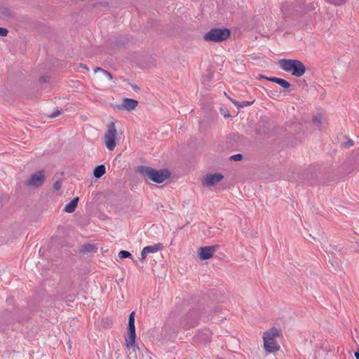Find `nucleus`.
I'll return each instance as SVG.
<instances>
[{"label":"nucleus","instance_id":"e433bc0d","mask_svg":"<svg viewBox=\"0 0 359 359\" xmlns=\"http://www.w3.org/2000/svg\"><path fill=\"white\" fill-rule=\"evenodd\" d=\"M224 95H226V97H227L228 98L229 97L228 96V95H226V93H224Z\"/></svg>","mask_w":359,"mask_h":359},{"label":"nucleus","instance_id":"1a4fd4ad","mask_svg":"<svg viewBox=\"0 0 359 359\" xmlns=\"http://www.w3.org/2000/svg\"><path fill=\"white\" fill-rule=\"evenodd\" d=\"M216 245L205 246L200 248L199 257L201 259L205 260L211 258L217 249Z\"/></svg>","mask_w":359,"mask_h":359},{"label":"nucleus","instance_id":"423d86ee","mask_svg":"<svg viewBox=\"0 0 359 359\" xmlns=\"http://www.w3.org/2000/svg\"><path fill=\"white\" fill-rule=\"evenodd\" d=\"M128 337L126 339V346L128 348H133L135 349V312L133 311L130 313L128 317Z\"/></svg>","mask_w":359,"mask_h":359},{"label":"nucleus","instance_id":"b1692460","mask_svg":"<svg viewBox=\"0 0 359 359\" xmlns=\"http://www.w3.org/2000/svg\"><path fill=\"white\" fill-rule=\"evenodd\" d=\"M147 251L143 248L142 250V252H141V259L142 260H144L147 256Z\"/></svg>","mask_w":359,"mask_h":359},{"label":"nucleus","instance_id":"dca6fc26","mask_svg":"<svg viewBox=\"0 0 359 359\" xmlns=\"http://www.w3.org/2000/svg\"><path fill=\"white\" fill-rule=\"evenodd\" d=\"M94 249H95V246L93 245L87 244V245H84L82 247L81 251L83 252H93Z\"/></svg>","mask_w":359,"mask_h":359},{"label":"nucleus","instance_id":"412c9836","mask_svg":"<svg viewBox=\"0 0 359 359\" xmlns=\"http://www.w3.org/2000/svg\"><path fill=\"white\" fill-rule=\"evenodd\" d=\"M62 187V182L60 181H56L54 184H53V189L55 190V191H58Z\"/></svg>","mask_w":359,"mask_h":359},{"label":"nucleus","instance_id":"5701e85b","mask_svg":"<svg viewBox=\"0 0 359 359\" xmlns=\"http://www.w3.org/2000/svg\"><path fill=\"white\" fill-rule=\"evenodd\" d=\"M320 120H321V116H316L313 118V122L314 124H318L320 123Z\"/></svg>","mask_w":359,"mask_h":359},{"label":"nucleus","instance_id":"a878e982","mask_svg":"<svg viewBox=\"0 0 359 359\" xmlns=\"http://www.w3.org/2000/svg\"><path fill=\"white\" fill-rule=\"evenodd\" d=\"M353 145V141L352 140H349L348 141H347L346 142L344 143V146L346 147H349Z\"/></svg>","mask_w":359,"mask_h":359},{"label":"nucleus","instance_id":"c85d7f7f","mask_svg":"<svg viewBox=\"0 0 359 359\" xmlns=\"http://www.w3.org/2000/svg\"><path fill=\"white\" fill-rule=\"evenodd\" d=\"M104 71H105V69L101 68V67H96L95 69H94V72L96 73V72H102L104 73Z\"/></svg>","mask_w":359,"mask_h":359},{"label":"nucleus","instance_id":"20e7f679","mask_svg":"<svg viewBox=\"0 0 359 359\" xmlns=\"http://www.w3.org/2000/svg\"><path fill=\"white\" fill-rule=\"evenodd\" d=\"M231 35V32L227 28H212L207 32L203 39L205 41L222 42L227 39Z\"/></svg>","mask_w":359,"mask_h":359},{"label":"nucleus","instance_id":"4be33fe9","mask_svg":"<svg viewBox=\"0 0 359 359\" xmlns=\"http://www.w3.org/2000/svg\"><path fill=\"white\" fill-rule=\"evenodd\" d=\"M8 33V31L7 29L4 27H0V36H6Z\"/></svg>","mask_w":359,"mask_h":359},{"label":"nucleus","instance_id":"f8f14e48","mask_svg":"<svg viewBox=\"0 0 359 359\" xmlns=\"http://www.w3.org/2000/svg\"><path fill=\"white\" fill-rule=\"evenodd\" d=\"M78 202H79V198L78 197L74 198L65 206L64 211L66 212H68V213H72V212H74L75 209L77 207Z\"/></svg>","mask_w":359,"mask_h":359},{"label":"nucleus","instance_id":"473e14b6","mask_svg":"<svg viewBox=\"0 0 359 359\" xmlns=\"http://www.w3.org/2000/svg\"><path fill=\"white\" fill-rule=\"evenodd\" d=\"M132 87H133V88L134 90H139V88H138L136 85H135V86H132Z\"/></svg>","mask_w":359,"mask_h":359},{"label":"nucleus","instance_id":"f704fd0d","mask_svg":"<svg viewBox=\"0 0 359 359\" xmlns=\"http://www.w3.org/2000/svg\"><path fill=\"white\" fill-rule=\"evenodd\" d=\"M317 128H318V130H320V126H319L318 125H317Z\"/></svg>","mask_w":359,"mask_h":359},{"label":"nucleus","instance_id":"9d476101","mask_svg":"<svg viewBox=\"0 0 359 359\" xmlns=\"http://www.w3.org/2000/svg\"><path fill=\"white\" fill-rule=\"evenodd\" d=\"M137 104L138 102L134 99L124 98L121 105L118 107V108L130 111L135 109Z\"/></svg>","mask_w":359,"mask_h":359},{"label":"nucleus","instance_id":"2eb2a0df","mask_svg":"<svg viewBox=\"0 0 359 359\" xmlns=\"http://www.w3.org/2000/svg\"><path fill=\"white\" fill-rule=\"evenodd\" d=\"M161 244H155L154 245H148L144 248V249L147 251V254L149 253H154L158 252L161 248Z\"/></svg>","mask_w":359,"mask_h":359},{"label":"nucleus","instance_id":"2f4dec72","mask_svg":"<svg viewBox=\"0 0 359 359\" xmlns=\"http://www.w3.org/2000/svg\"><path fill=\"white\" fill-rule=\"evenodd\" d=\"M5 15H6V16H9V15H10V12H9V11L6 10V11H5Z\"/></svg>","mask_w":359,"mask_h":359},{"label":"nucleus","instance_id":"c756f323","mask_svg":"<svg viewBox=\"0 0 359 359\" xmlns=\"http://www.w3.org/2000/svg\"><path fill=\"white\" fill-rule=\"evenodd\" d=\"M79 66L85 69H86L87 71H89V68L86 65H83V64H80Z\"/></svg>","mask_w":359,"mask_h":359},{"label":"nucleus","instance_id":"ddd939ff","mask_svg":"<svg viewBox=\"0 0 359 359\" xmlns=\"http://www.w3.org/2000/svg\"><path fill=\"white\" fill-rule=\"evenodd\" d=\"M106 172L104 165H99L96 166L93 170V175L95 178H100Z\"/></svg>","mask_w":359,"mask_h":359},{"label":"nucleus","instance_id":"bb28decb","mask_svg":"<svg viewBox=\"0 0 359 359\" xmlns=\"http://www.w3.org/2000/svg\"><path fill=\"white\" fill-rule=\"evenodd\" d=\"M109 80H112L113 79V76L112 75L107 71H104V73H103Z\"/></svg>","mask_w":359,"mask_h":359},{"label":"nucleus","instance_id":"a211bd4d","mask_svg":"<svg viewBox=\"0 0 359 359\" xmlns=\"http://www.w3.org/2000/svg\"><path fill=\"white\" fill-rule=\"evenodd\" d=\"M243 156L241 154H237L230 156L229 158L231 161H239L243 159Z\"/></svg>","mask_w":359,"mask_h":359},{"label":"nucleus","instance_id":"f3484780","mask_svg":"<svg viewBox=\"0 0 359 359\" xmlns=\"http://www.w3.org/2000/svg\"><path fill=\"white\" fill-rule=\"evenodd\" d=\"M131 254L126 250H121L118 253V257L121 259L130 257Z\"/></svg>","mask_w":359,"mask_h":359},{"label":"nucleus","instance_id":"cd10ccee","mask_svg":"<svg viewBox=\"0 0 359 359\" xmlns=\"http://www.w3.org/2000/svg\"><path fill=\"white\" fill-rule=\"evenodd\" d=\"M39 81L41 83H46L48 81V78L46 76H41L40 79H39Z\"/></svg>","mask_w":359,"mask_h":359},{"label":"nucleus","instance_id":"6e6552de","mask_svg":"<svg viewBox=\"0 0 359 359\" xmlns=\"http://www.w3.org/2000/svg\"><path fill=\"white\" fill-rule=\"evenodd\" d=\"M224 178V176L220 173H214L207 175L203 179V184L206 187H212L217 183L221 182Z\"/></svg>","mask_w":359,"mask_h":359},{"label":"nucleus","instance_id":"7c9ffc66","mask_svg":"<svg viewBox=\"0 0 359 359\" xmlns=\"http://www.w3.org/2000/svg\"><path fill=\"white\" fill-rule=\"evenodd\" d=\"M355 356L356 359H359V346H358V351L356 352H355Z\"/></svg>","mask_w":359,"mask_h":359},{"label":"nucleus","instance_id":"f03ea898","mask_svg":"<svg viewBox=\"0 0 359 359\" xmlns=\"http://www.w3.org/2000/svg\"><path fill=\"white\" fill-rule=\"evenodd\" d=\"M280 67L287 72H291L292 75L300 77L306 72V67L298 60L282 59L278 61Z\"/></svg>","mask_w":359,"mask_h":359},{"label":"nucleus","instance_id":"4468645a","mask_svg":"<svg viewBox=\"0 0 359 359\" xmlns=\"http://www.w3.org/2000/svg\"><path fill=\"white\" fill-rule=\"evenodd\" d=\"M210 332L209 330H204L198 332L196 335L198 340H201L203 342H207L210 340Z\"/></svg>","mask_w":359,"mask_h":359},{"label":"nucleus","instance_id":"0eeeda50","mask_svg":"<svg viewBox=\"0 0 359 359\" xmlns=\"http://www.w3.org/2000/svg\"><path fill=\"white\" fill-rule=\"evenodd\" d=\"M44 182V172L39 170L31 175L26 182V185L30 187L39 188L43 184Z\"/></svg>","mask_w":359,"mask_h":359},{"label":"nucleus","instance_id":"aec40b11","mask_svg":"<svg viewBox=\"0 0 359 359\" xmlns=\"http://www.w3.org/2000/svg\"><path fill=\"white\" fill-rule=\"evenodd\" d=\"M254 103V101L250 102V101H243L240 103V108H243L245 107H249L252 105Z\"/></svg>","mask_w":359,"mask_h":359},{"label":"nucleus","instance_id":"393cba45","mask_svg":"<svg viewBox=\"0 0 359 359\" xmlns=\"http://www.w3.org/2000/svg\"><path fill=\"white\" fill-rule=\"evenodd\" d=\"M229 100H230V101H231V102H232L235 106H236V107H237V108L240 109L239 105H240V103H241V102H237L236 100H233V99H232V98H231V97H229Z\"/></svg>","mask_w":359,"mask_h":359},{"label":"nucleus","instance_id":"6ab92c4d","mask_svg":"<svg viewBox=\"0 0 359 359\" xmlns=\"http://www.w3.org/2000/svg\"><path fill=\"white\" fill-rule=\"evenodd\" d=\"M62 114V110L59 109H56L50 115H49L48 116L50 118H55L58 116H60V114Z\"/></svg>","mask_w":359,"mask_h":359},{"label":"nucleus","instance_id":"39448f33","mask_svg":"<svg viewBox=\"0 0 359 359\" xmlns=\"http://www.w3.org/2000/svg\"><path fill=\"white\" fill-rule=\"evenodd\" d=\"M116 129L114 122L108 124L107 130L104 135V142L109 151H113L116 147Z\"/></svg>","mask_w":359,"mask_h":359},{"label":"nucleus","instance_id":"f257e3e1","mask_svg":"<svg viewBox=\"0 0 359 359\" xmlns=\"http://www.w3.org/2000/svg\"><path fill=\"white\" fill-rule=\"evenodd\" d=\"M138 172L142 176L148 177L152 182L161 184L170 177V172L168 169L156 170L151 167L141 165Z\"/></svg>","mask_w":359,"mask_h":359},{"label":"nucleus","instance_id":"9b49d317","mask_svg":"<svg viewBox=\"0 0 359 359\" xmlns=\"http://www.w3.org/2000/svg\"><path fill=\"white\" fill-rule=\"evenodd\" d=\"M268 81H272L273 83H276L278 85H280V86H282L283 88H289L290 87V83L283 79H281V78H278V77H271V78H266Z\"/></svg>","mask_w":359,"mask_h":359},{"label":"nucleus","instance_id":"72a5a7b5","mask_svg":"<svg viewBox=\"0 0 359 359\" xmlns=\"http://www.w3.org/2000/svg\"><path fill=\"white\" fill-rule=\"evenodd\" d=\"M229 116V114H224V117Z\"/></svg>","mask_w":359,"mask_h":359},{"label":"nucleus","instance_id":"7ed1b4c3","mask_svg":"<svg viewBox=\"0 0 359 359\" xmlns=\"http://www.w3.org/2000/svg\"><path fill=\"white\" fill-rule=\"evenodd\" d=\"M280 333L281 331L276 327H272L264 333V347L267 353H274L279 350L280 346L276 339Z\"/></svg>","mask_w":359,"mask_h":359},{"label":"nucleus","instance_id":"c9c22d12","mask_svg":"<svg viewBox=\"0 0 359 359\" xmlns=\"http://www.w3.org/2000/svg\"><path fill=\"white\" fill-rule=\"evenodd\" d=\"M224 95H226V97H227L228 98L229 97L228 96V95H226V93H224Z\"/></svg>","mask_w":359,"mask_h":359}]
</instances>
